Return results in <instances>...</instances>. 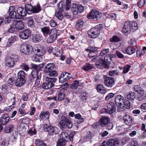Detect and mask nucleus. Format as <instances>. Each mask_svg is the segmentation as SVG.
Masks as SVG:
<instances>
[{"label": "nucleus", "mask_w": 146, "mask_h": 146, "mask_svg": "<svg viewBox=\"0 0 146 146\" xmlns=\"http://www.w3.org/2000/svg\"><path fill=\"white\" fill-rule=\"evenodd\" d=\"M126 97L129 100H133L136 97L135 93L131 92L128 94H127L126 96Z\"/></svg>", "instance_id": "obj_40"}, {"label": "nucleus", "mask_w": 146, "mask_h": 146, "mask_svg": "<svg viewBox=\"0 0 146 146\" xmlns=\"http://www.w3.org/2000/svg\"><path fill=\"white\" fill-rule=\"evenodd\" d=\"M50 113L48 111L45 112L42 111L41 112L39 115L40 118L43 120H45L48 119L49 117Z\"/></svg>", "instance_id": "obj_30"}, {"label": "nucleus", "mask_w": 146, "mask_h": 146, "mask_svg": "<svg viewBox=\"0 0 146 146\" xmlns=\"http://www.w3.org/2000/svg\"><path fill=\"white\" fill-rule=\"evenodd\" d=\"M79 82L78 81L76 80L74 81L71 85V88L73 89H77L79 85Z\"/></svg>", "instance_id": "obj_51"}, {"label": "nucleus", "mask_w": 146, "mask_h": 146, "mask_svg": "<svg viewBox=\"0 0 146 146\" xmlns=\"http://www.w3.org/2000/svg\"><path fill=\"white\" fill-rule=\"evenodd\" d=\"M27 74L23 70H20L17 73V79L15 80V84L17 87H20L24 85L26 82V78Z\"/></svg>", "instance_id": "obj_4"}, {"label": "nucleus", "mask_w": 146, "mask_h": 146, "mask_svg": "<svg viewBox=\"0 0 146 146\" xmlns=\"http://www.w3.org/2000/svg\"><path fill=\"white\" fill-rule=\"evenodd\" d=\"M74 131L71 132L69 135L66 133H62V138L59 139L57 142V146H65L66 145V142L70 141L72 143L73 141V137L75 135Z\"/></svg>", "instance_id": "obj_1"}, {"label": "nucleus", "mask_w": 146, "mask_h": 146, "mask_svg": "<svg viewBox=\"0 0 146 146\" xmlns=\"http://www.w3.org/2000/svg\"><path fill=\"white\" fill-rule=\"evenodd\" d=\"M8 13L9 15V16L10 18H14L15 17V19H16V17L17 16L16 9L14 6H11L9 7Z\"/></svg>", "instance_id": "obj_25"}, {"label": "nucleus", "mask_w": 146, "mask_h": 146, "mask_svg": "<svg viewBox=\"0 0 146 146\" xmlns=\"http://www.w3.org/2000/svg\"><path fill=\"white\" fill-rule=\"evenodd\" d=\"M123 120L127 125H131L132 122V118L129 115L127 114H126L124 116Z\"/></svg>", "instance_id": "obj_34"}, {"label": "nucleus", "mask_w": 146, "mask_h": 146, "mask_svg": "<svg viewBox=\"0 0 146 146\" xmlns=\"http://www.w3.org/2000/svg\"><path fill=\"white\" fill-rule=\"evenodd\" d=\"M10 27L8 29V31L10 33H13L14 32H15L16 31L15 30V26L14 25H10Z\"/></svg>", "instance_id": "obj_55"}, {"label": "nucleus", "mask_w": 146, "mask_h": 146, "mask_svg": "<svg viewBox=\"0 0 146 146\" xmlns=\"http://www.w3.org/2000/svg\"><path fill=\"white\" fill-rule=\"evenodd\" d=\"M139 95L137 97V99L140 101H142L146 98V94L143 93V91L142 93H139Z\"/></svg>", "instance_id": "obj_42"}, {"label": "nucleus", "mask_w": 146, "mask_h": 146, "mask_svg": "<svg viewBox=\"0 0 146 146\" xmlns=\"http://www.w3.org/2000/svg\"><path fill=\"white\" fill-rule=\"evenodd\" d=\"M64 100V104L65 106H67L69 103H73L72 101H71V100L69 97H65Z\"/></svg>", "instance_id": "obj_49"}, {"label": "nucleus", "mask_w": 146, "mask_h": 146, "mask_svg": "<svg viewBox=\"0 0 146 146\" xmlns=\"http://www.w3.org/2000/svg\"><path fill=\"white\" fill-rule=\"evenodd\" d=\"M84 23V22L82 20H79L76 23L75 26L76 28L78 29H80L82 27Z\"/></svg>", "instance_id": "obj_47"}, {"label": "nucleus", "mask_w": 146, "mask_h": 146, "mask_svg": "<svg viewBox=\"0 0 146 146\" xmlns=\"http://www.w3.org/2000/svg\"><path fill=\"white\" fill-rule=\"evenodd\" d=\"M1 90L2 91V92L4 94L8 92V86L6 84H3L2 86Z\"/></svg>", "instance_id": "obj_50"}, {"label": "nucleus", "mask_w": 146, "mask_h": 146, "mask_svg": "<svg viewBox=\"0 0 146 146\" xmlns=\"http://www.w3.org/2000/svg\"><path fill=\"white\" fill-rule=\"evenodd\" d=\"M131 66L129 65H127L123 67V70L122 73L125 74L128 72Z\"/></svg>", "instance_id": "obj_56"}, {"label": "nucleus", "mask_w": 146, "mask_h": 146, "mask_svg": "<svg viewBox=\"0 0 146 146\" xmlns=\"http://www.w3.org/2000/svg\"><path fill=\"white\" fill-rule=\"evenodd\" d=\"M15 80V78L13 77L9 78L8 80V84L9 85H12L13 84V82Z\"/></svg>", "instance_id": "obj_62"}, {"label": "nucleus", "mask_w": 146, "mask_h": 146, "mask_svg": "<svg viewBox=\"0 0 146 146\" xmlns=\"http://www.w3.org/2000/svg\"><path fill=\"white\" fill-rule=\"evenodd\" d=\"M118 72L117 70H112L109 72V75L110 76H114L118 74Z\"/></svg>", "instance_id": "obj_61"}, {"label": "nucleus", "mask_w": 146, "mask_h": 146, "mask_svg": "<svg viewBox=\"0 0 146 146\" xmlns=\"http://www.w3.org/2000/svg\"><path fill=\"white\" fill-rule=\"evenodd\" d=\"M43 37L42 35L39 33L36 34H33L32 35V39L33 41L35 42H38L42 40Z\"/></svg>", "instance_id": "obj_29"}, {"label": "nucleus", "mask_w": 146, "mask_h": 146, "mask_svg": "<svg viewBox=\"0 0 146 146\" xmlns=\"http://www.w3.org/2000/svg\"><path fill=\"white\" fill-rule=\"evenodd\" d=\"M125 51L128 54H131L135 52V48L130 46H128L126 49Z\"/></svg>", "instance_id": "obj_41"}, {"label": "nucleus", "mask_w": 146, "mask_h": 146, "mask_svg": "<svg viewBox=\"0 0 146 146\" xmlns=\"http://www.w3.org/2000/svg\"><path fill=\"white\" fill-rule=\"evenodd\" d=\"M131 31L134 32L137 30L138 28L137 27V25L135 22H133L131 23Z\"/></svg>", "instance_id": "obj_54"}, {"label": "nucleus", "mask_w": 146, "mask_h": 146, "mask_svg": "<svg viewBox=\"0 0 146 146\" xmlns=\"http://www.w3.org/2000/svg\"><path fill=\"white\" fill-rule=\"evenodd\" d=\"M28 133L31 135H34L36 134V131L35 128L34 129L33 131V129L31 128L29 130Z\"/></svg>", "instance_id": "obj_60"}, {"label": "nucleus", "mask_w": 146, "mask_h": 146, "mask_svg": "<svg viewBox=\"0 0 146 146\" xmlns=\"http://www.w3.org/2000/svg\"><path fill=\"white\" fill-rule=\"evenodd\" d=\"M131 31V23L129 21H126L123 26L122 32L125 35H127L130 33Z\"/></svg>", "instance_id": "obj_22"}, {"label": "nucleus", "mask_w": 146, "mask_h": 146, "mask_svg": "<svg viewBox=\"0 0 146 146\" xmlns=\"http://www.w3.org/2000/svg\"><path fill=\"white\" fill-rule=\"evenodd\" d=\"M19 59V58L18 55L13 54L11 56L6 58V65L9 68H12L14 66L15 63L17 62Z\"/></svg>", "instance_id": "obj_7"}, {"label": "nucleus", "mask_w": 146, "mask_h": 146, "mask_svg": "<svg viewBox=\"0 0 146 146\" xmlns=\"http://www.w3.org/2000/svg\"><path fill=\"white\" fill-rule=\"evenodd\" d=\"M22 18L19 19V17H16L15 20L16 23L15 26L17 30H21L24 28L25 25L22 21Z\"/></svg>", "instance_id": "obj_20"}, {"label": "nucleus", "mask_w": 146, "mask_h": 146, "mask_svg": "<svg viewBox=\"0 0 146 146\" xmlns=\"http://www.w3.org/2000/svg\"><path fill=\"white\" fill-rule=\"evenodd\" d=\"M20 50L24 54L28 55L32 53L33 51V47L30 44L24 43L21 46Z\"/></svg>", "instance_id": "obj_9"}, {"label": "nucleus", "mask_w": 146, "mask_h": 146, "mask_svg": "<svg viewBox=\"0 0 146 146\" xmlns=\"http://www.w3.org/2000/svg\"><path fill=\"white\" fill-rule=\"evenodd\" d=\"M57 29L56 28L51 29V31L49 35V36L47 40L48 43H52L55 41L57 37Z\"/></svg>", "instance_id": "obj_12"}, {"label": "nucleus", "mask_w": 146, "mask_h": 146, "mask_svg": "<svg viewBox=\"0 0 146 146\" xmlns=\"http://www.w3.org/2000/svg\"><path fill=\"white\" fill-rule=\"evenodd\" d=\"M81 117V115L79 113H77L75 115L74 117L75 119H77V123H81L84 121V118Z\"/></svg>", "instance_id": "obj_37"}, {"label": "nucleus", "mask_w": 146, "mask_h": 146, "mask_svg": "<svg viewBox=\"0 0 146 146\" xmlns=\"http://www.w3.org/2000/svg\"><path fill=\"white\" fill-rule=\"evenodd\" d=\"M108 145L110 146H119V141L115 139H110L106 142Z\"/></svg>", "instance_id": "obj_28"}, {"label": "nucleus", "mask_w": 146, "mask_h": 146, "mask_svg": "<svg viewBox=\"0 0 146 146\" xmlns=\"http://www.w3.org/2000/svg\"><path fill=\"white\" fill-rule=\"evenodd\" d=\"M44 129L46 131L48 132L50 135H53L59 133V129L55 127H52L45 124L44 126Z\"/></svg>", "instance_id": "obj_11"}, {"label": "nucleus", "mask_w": 146, "mask_h": 146, "mask_svg": "<svg viewBox=\"0 0 146 146\" xmlns=\"http://www.w3.org/2000/svg\"><path fill=\"white\" fill-rule=\"evenodd\" d=\"M27 22L28 27L31 28H33L35 27V23L33 18L32 17H29L28 18Z\"/></svg>", "instance_id": "obj_35"}, {"label": "nucleus", "mask_w": 146, "mask_h": 146, "mask_svg": "<svg viewBox=\"0 0 146 146\" xmlns=\"http://www.w3.org/2000/svg\"><path fill=\"white\" fill-rule=\"evenodd\" d=\"M115 101L116 105L118 107L121 108L124 101V98L121 95H118L116 96Z\"/></svg>", "instance_id": "obj_21"}, {"label": "nucleus", "mask_w": 146, "mask_h": 146, "mask_svg": "<svg viewBox=\"0 0 146 146\" xmlns=\"http://www.w3.org/2000/svg\"><path fill=\"white\" fill-rule=\"evenodd\" d=\"M119 40V38L116 36H113L112 38L110 39V41L111 42H118Z\"/></svg>", "instance_id": "obj_59"}, {"label": "nucleus", "mask_w": 146, "mask_h": 146, "mask_svg": "<svg viewBox=\"0 0 146 146\" xmlns=\"http://www.w3.org/2000/svg\"><path fill=\"white\" fill-rule=\"evenodd\" d=\"M43 71L45 74L50 76L56 77L58 72L55 70V64L53 63H49L43 68Z\"/></svg>", "instance_id": "obj_5"}, {"label": "nucleus", "mask_w": 146, "mask_h": 146, "mask_svg": "<svg viewBox=\"0 0 146 146\" xmlns=\"http://www.w3.org/2000/svg\"><path fill=\"white\" fill-rule=\"evenodd\" d=\"M44 63H42V64H40L37 65V70L38 72H39L42 68L45 66Z\"/></svg>", "instance_id": "obj_63"}, {"label": "nucleus", "mask_w": 146, "mask_h": 146, "mask_svg": "<svg viewBox=\"0 0 146 146\" xmlns=\"http://www.w3.org/2000/svg\"><path fill=\"white\" fill-rule=\"evenodd\" d=\"M81 68L86 71H88L91 69V65L88 63H86V64L82 66Z\"/></svg>", "instance_id": "obj_43"}, {"label": "nucleus", "mask_w": 146, "mask_h": 146, "mask_svg": "<svg viewBox=\"0 0 146 146\" xmlns=\"http://www.w3.org/2000/svg\"><path fill=\"white\" fill-rule=\"evenodd\" d=\"M14 125L9 124L5 126L4 132L5 133H10L14 130Z\"/></svg>", "instance_id": "obj_33"}, {"label": "nucleus", "mask_w": 146, "mask_h": 146, "mask_svg": "<svg viewBox=\"0 0 146 146\" xmlns=\"http://www.w3.org/2000/svg\"><path fill=\"white\" fill-rule=\"evenodd\" d=\"M55 15L60 21L62 20L64 17L62 13L60 11L56 12L55 13Z\"/></svg>", "instance_id": "obj_46"}, {"label": "nucleus", "mask_w": 146, "mask_h": 146, "mask_svg": "<svg viewBox=\"0 0 146 146\" xmlns=\"http://www.w3.org/2000/svg\"><path fill=\"white\" fill-rule=\"evenodd\" d=\"M25 8L27 14L29 15L38 13L41 10V7L39 2L34 6L30 4H25Z\"/></svg>", "instance_id": "obj_3"}, {"label": "nucleus", "mask_w": 146, "mask_h": 146, "mask_svg": "<svg viewBox=\"0 0 146 146\" xmlns=\"http://www.w3.org/2000/svg\"><path fill=\"white\" fill-rule=\"evenodd\" d=\"M29 118L27 117H25L22 119L21 122L25 124L27 123L30 121Z\"/></svg>", "instance_id": "obj_64"}, {"label": "nucleus", "mask_w": 146, "mask_h": 146, "mask_svg": "<svg viewBox=\"0 0 146 146\" xmlns=\"http://www.w3.org/2000/svg\"><path fill=\"white\" fill-rule=\"evenodd\" d=\"M31 31L29 29H26L22 31L19 35V38L24 40L28 39L31 36Z\"/></svg>", "instance_id": "obj_15"}, {"label": "nucleus", "mask_w": 146, "mask_h": 146, "mask_svg": "<svg viewBox=\"0 0 146 146\" xmlns=\"http://www.w3.org/2000/svg\"><path fill=\"white\" fill-rule=\"evenodd\" d=\"M43 35L45 37H47L49 34L51 29L49 26H44L40 28Z\"/></svg>", "instance_id": "obj_26"}, {"label": "nucleus", "mask_w": 146, "mask_h": 146, "mask_svg": "<svg viewBox=\"0 0 146 146\" xmlns=\"http://www.w3.org/2000/svg\"><path fill=\"white\" fill-rule=\"evenodd\" d=\"M35 144L36 146H47L46 144L43 141L38 139L35 140Z\"/></svg>", "instance_id": "obj_36"}, {"label": "nucleus", "mask_w": 146, "mask_h": 146, "mask_svg": "<svg viewBox=\"0 0 146 146\" xmlns=\"http://www.w3.org/2000/svg\"><path fill=\"white\" fill-rule=\"evenodd\" d=\"M20 67L22 70L26 72L28 71L30 69L28 65L24 62H21L20 65Z\"/></svg>", "instance_id": "obj_38"}, {"label": "nucleus", "mask_w": 146, "mask_h": 146, "mask_svg": "<svg viewBox=\"0 0 146 146\" xmlns=\"http://www.w3.org/2000/svg\"><path fill=\"white\" fill-rule=\"evenodd\" d=\"M111 60V57L109 54L105 56L104 57V60L103 59L100 58L98 61L95 64L99 67V66H102L105 68L108 66V64H109Z\"/></svg>", "instance_id": "obj_8"}, {"label": "nucleus", "mask_w": 146, "mask_h": 146, "mask_svg": "<svg viewBox=\"0 0 146 146\" xmlns=\"http://www.w3.org/2000/svg\"><path fill=\"white\" fill-rule=\"evenodd\" d=\"M72 76L70 73L66 71L63 72L59 77V82L63 83L64 82L68 81Z\"/></svg>", "instance_id": "obj_14"}, {"label": "nucleus", "mask_w": 146, "mask_h": 146, "mask_svg": "<svg viewBox=\"0 0 146 146\" xmlns=\"http://www.w3.org/2000/svg\"><path fill=\"white\" fill-rule=\"evenodd\" d=\"M98 54V48H92V58L97 55Z\"/></svg>", "instance_id": "obj_48"}, {"label": "nucleus", "mask_w": 146, "mask_h": 146, "mask_svg": "<svg viewBox=\"0 0 146 146\" xmlns=\"http://www.w3.org/2000/svg\"><path fill=\"white\" fill-rule=\"evenodd\" d=\"M102 16V14L96 10H92V21L99 20Z\"/></svg>", "instance_id": "obj_18"}, {"label": "nucleus", "mask_w": 146, "mask_h": 146, "mask_svg": "<svg viewBox=\"0 0 146 146\" xmlns=\"http://www.w3.org/2000/svg\"><path fill=\"white\" fill-rule=\"evenodd\" d=\"M97 90L98 92L102 94H104L106 93V91L104 89V88L101 84L98 85L97 87Z\"/></svg>", "instance_id": "obj_44"}, {"label": "nucleus", "mask_w": 146, "mask_h": 146, "mask_svg": "<svg viewBox=\"0 0 146 146\" xmlns=\"http://www.w3.org/2000/svg\"><path fill=\"white\" fill-rule=\"evenodd\" d=\"M59 124L63 128L67 127L70 129L72 127V124L71 121L67 117L64 116H62L61 117V120L59 122Z\"/></svg>", "instance_id": "obj_10"}, {"label": "nucleus", "mask_w": 146, "mask_h": 146, "mask_svg": "<svg viewBox=\"0 0 146 146\" xmlns=\"http://www.w3.org/2000/svg\"><path fill=\"white\" fill-rule=\"evenodd\" d=\"M58 9L61 12L63 11L64 8L65 7L64 2L63 1H60L58 5Z\"/></svg>", "instance_id": "obj_45"}, {"label": "nucleus", "mask_w": 146, "mask_h": 146, "mask_svg": "<svg viewBox=\"0 0 146 146\" xmlns=\"http://www.w3.org/2000/svg\"><path fill=\"white\" fill-rule=\"evenodd\" d=\"M102 24H99L97 25L96 27L92 28V38H95L98 36L100 34V31L99 28L101 29L102 28Z\"/></svg>", "instance_id": "obj_17"}, {"label": "nucleus", "mask_w": 146, "mask_h": 146, "mask_svg": "<svg viewBox=\"0 0 146 146\" xmlns=\"http://www.w3.org/2000/svg\"><path fill=\"white\" fill-rule=\"evenodd\" d=\"M72 12L74 15H76L78 14H80L83 12L84 7L80 4H74L71 9Z\"/></svg>", "instance_id": "obj_13"}, {"label": "nucleus", "mask_w": 146, "mask_h": 146, "mask_svg": "<svg viewBox=\"0 0 146 146\" xmlns=\"http://www.w3.org/2000/svg\"><path fill=\"white\" fill-rule=\"evenodd\" d=\"M107 113L111 114L115 111V106L114 104L112 102L108 104L107 106Z\"/></svg>", "instance_id": "obj_27"}, {"label": "nucleus", "mask_w": 146, "mask_h": 146, "mask_svg": "<svg viewBox=\"0 0 146 146\" xmlns=\"http://www.w3.org/2000/svg\"><path fill=\"white\" fill-rule=\"evenodd\" d=\"M57 101L61 102L64 100L66 96V93L64 91H59L57 92Z\"/></svg>", "instance_id": "obj_31"}, {"label": "nucleus", "mask_w": 146, "mask_h": 146, "mask_svg": "<svg viewBox=\"0 0 146 146\" xmlns=\"http://www.w3.org/2000/svg\"><path fill=\"white\" fill-rule=\"evenodd\" d=\"M17 38V36L16 35L12 36L8 40V42L7 43V45L9 46H11L13 43L16 41Z\"/></svg>", "instance_id": "obj_39"}, {"label": "nucleus", "mask_w": 146, "mask_h": 146, "mask_svg": "<svg viewBox=\"0 0 146 146\" xmlns=\"http://www.w3.org/2000/svg\"><path fill=\"white\" fill-rule=\"evenodd\" d=\"M104 83L105 85L109 88H111L115 86V81L113 77H106L104 78Z\"/></svg>", "instance_id": "obj_16"}, {"label": "nucleus", "mask_w": 146, "mask_h": 146, "mask_svg": "<svg viewBox=\"0 0 146 146\" xmlns=\"http://www.w3.org/2000/svg\"><path fill=\"white\" fill-rule=\"evenodd\" d=\"M57 80V78L47 77L45 82L42 84V86L44 88V90L49 89L54 86V83Z\"/></svg>", "instance_id": "obj_6"}, {"label": "nucleus", "mask_w": 146, "mask_h": 146, "mask_svg": "<svg viewBox=\"0 0 146 146\" xmlns=\"http://www.w3.org/2000/svg\"><path fill=\"white\" fill-rule=\"evenodd\" d=\"M17 14L19 15H17L16 17H19V19H22L24 17L26 16L27 13L24 8L22 7H19L17 9Z\"/></svg>", "instance_id": "obj_24"}, {"label": "nucleus", "mask_w": 146, "mask_h": 146, "mask_svg": "<svg viewBox=\"0 0 146 146\" xmlns=\"http://www.w3.org/2000/svg\"><path fill=\"white\" fill-rule=\"evenodd\" d=\"M123 105V107L124 109H129L130 107V103L128 100H124L122 105Z\"/></svg>", "instance_id": "obj_52"}, {"label": "nucleus", "mask_w": 146, "mask_h": 146, "mask_svg": "<svg viewBox=\"0 0 146 146\" xmlns=\"http://www.w3.org/2000/svg\"><path fill=\"white\" fill-rule=\"evenodd\" d=\"M11 120L10 117L6 113L1 115L0 118V123L3 125H5Z\"/></svg>", "instance_id": "obj_19"}, {"label": "nucleus", "mask_w": 146, "mask_h": 146, "mask_svg": "<svg viewBox=\"0 0 146 146\" xmlns=\"http://www.w3.org/2000/svg\"><path fill=\"white\" fill-rule=\"evenodd\" d=\"M71 0H66V1L65 8L66 10L68 11L69 9L71 7Z\"/></svg>", "instance_id": "obj_53"}, {"label": "nucleus", "mask_w": 146, "mask_h": 146, "mask_svg": "<svg viewBox=\"0 0 146 146\" xmlns=\"http://www.w3.org/2000/svg\"><path fill=\"white\" fill-rule=\"evenodd\" d=\"M100 125L102 126L107 125L110 122V119L106 117H103L100 119Z\"/></svg>", "instance_id": "obj_32"}, {"label": "nucleus", "mask_w": 146, "mask_h": 146, "mask_svg": "<svg viewBox=\"0 0 146 146\" xmlns=\"http://www.w3.org/2000/svg\"><path fill=\"white\" fill-rule=\"evenodd\" d=\"M45 52L44 48L40 45L38 46L35 48V53L38 57L43 56L45 53Z\"/></svg>", "instance_id": "obj_23"}, {"label": "nucleus", "mask_w": 146, "mask_h": 146, "mask_svg": "<svg viewBox=\"0 0 146 146\" xmlns=\"http://www.w3.org/2000/svg\"><path fill=\"white\" fill-rule=\"evenodd\" d=\"M41 76L39 74V72L36 70H33L28 77L27 81L29 84H31L35 81V86L38 85L40 83Z\"/></svg>", "instance_id": "obj_2"}, {"label": "nucleus", "mask_w": 146, "mask_h": 146, "mask_svg": "<svg viewBox=\"0 0 146 146\" xmlns=\"http://www.w3.org/2000/svg\"><path fill=\"white\" fill-rule=\"evenodd\" d=\"M91 138V132L90 131L88 132L87 135L84 137V139L86 141H89Z\"/></svg>", "instance_id": "obj_58"}, {"label": "nucleus", "mask_w": 146, "mask_h": 146, "mask_svg": "<svg viewBox=\"0 0 146 146\" xmlns=\"http://www.w3.org/2000/svg\"><path fill=\"white\" fill-rule=\"evenodd\" d=\"M53 48L52 46H48L47 48V50L49 53H51L52 52L53 54L56 55H57V54L56 52H54L53 51Z\"/></svg>", "instance_id": "obj_57"}]
</instances>
